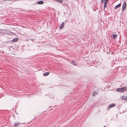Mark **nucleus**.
<instances>
[{"mask_svg":"<svg viewBox=\"0 0 127 127\" xmlns=\"http://www.w3.org/2000/svg\"><path fill=\"white\" fill-rule=\"evenodd\" d=\"M71 63L73 65H76V64L75 63V62L74 61H72L71 62Z\"/></svg>","mask_w":127,"mask_h":127,"instance_id":"nucleus-14","label":"nucleus"},{"mask_svg":"<svg viewBox=\"0 0 127 127\" xmlns=\"http://www.w3.org/2000/svg\"><path fill=\"white\" fill-rule=\"evenodd\" d=\"M37 3L39 4H42L44 3V2L43 1L40 0L37 2Z\"/></svg>","mask_w":127,"mask_h":127,"instance_id":"nucleus-9","label":"nucleus"},{"mask_svg":"<svg viewBox=\"0 0 127 127\" xmlns=\"http://www.w3.org/2000/svg\"><path fill=\"white\" fill-rule=\"evenodd\" d=\"M55 0L56 1L60 3H62L63 2L62 0Z\"/></svg>","mask_w":127,"mask_h":127,"instance_id":"nucleus-13","label":"nucleus"},{"mask_svg":"<svg viewBox=\"0 0 127 127\" xmlns=\"http://www.w3.org/2000/svg\"><path fill=\"white\" fill-rule=\"evenodd\" d=\"M97 94V93L96 91H94L93 93V96H95V95Z\"/></svg>","mask_w":127,"mask_h":127,"instance_id":"nucleus-12","label":"nucleus"},{"mask_svg":"<svg viewBox=\"0 0 127 127\" xmlns=\"http://www.w3.org/2000/svg\"><path fill=\"white\" fill-rule=\"evenodd\" d=\"M127 89V88L126 87H123L120 88H117L116 89L117 92H122L125 91Z\"/></svg>","mask_w":127,"mask_h":127,"instance_id":"nucleus-1","label":"nucleus"},{"mask_svg":"<svg viewBox=\"0 0 127 127\" xmlns=\"http://www.w3.org/2000/svg\"><path fill=\"white\" fill-rule=\"evenodd\" d=\"M50 73V72H46L43 73V75L44 76H47Z\"/></svg>","mask_w":127,"mask_h":127,"instance_id":"nucleus-10","label":"nucleus"},{"mask_svg":"<svg viewBox=\"0 0 127 127\" xmlns=\"http://www.w3.org/2000/svg\"><path fill=\"white\" fill-rule=\"evenodd\" d=\"M121 3H120L119 4H118V5H116L115 7L114 8L115 9H117L119 8L121 6Z\"/></svg>","mask_w":127,"mask_h":127,"instance_id":"nucleus-7","label":"nucleus"},{"mask_svg":"<svg viewBox=\"0 0 127 127\" xmlns=\"http://www.w3.org/2000/svg\"><path fill=\"white\" fill-rule=\"evenodd\" d=\"M126 100H127V97H126Z\"/></svg>","mask_w":127,"mask_h":127,"instance_id":"nucleus-17","label":"nucleus"},{"mask_svg":"<svg viewBox=\"0 0 127 127\" xmlns=\"http://www.w3.org/2000/svg\"><path fill=\"white\" fill-rule=\"evenodd\" d=\"M18 40V39L17 37H15V39H13V40L12 41L13 42L17 41Z\"/></svg>","mask_w":127,"mask_h":127,"instance_id":"nucleus-11","label":"nucleus"},{"mask_svg":"<svg viewBox=\"0 0 127 127\" xmlns=\"http://www.w3.org/2000/svg\"><path fill=\"white\" fill-rule=\"evenodd\" d=\"M103 127H106L105 126H104Z\"/></svg>","mask_w":127,"mask_h":127,"instance_id":"nucleus-18","label":"nucleus"},{"mask_svg":"<svg viewBox=\"0 0 127 127\" xmlns=\"http://www.w3.org/2000/svg\"><path fill=\"white\" fill-rule=\"evenodd\" d=\"M21 125V123L20 122H17V123H15L14 125V126L15 127H18L19 126H20Z\"/></svg>","mask_w":127,"mask_h":127,"instance_id":"nucleus-6","label":"nucleus"},{"mask_svg":"<svg viewBox=\"0 0 127 127\" xmlns=\"http://www.w3.org/2000/svg\"><path fill=\"white\" fill-rule=\"evenodd\" d=\"M105 0H101V3H103L104 2Z\"/></svg>","mask_w":127,"mask_h":127,"instance_id":"nucleus-16","label":"nucleus"},{"mask_svg":"<svg viewBox=\"0 0 127 127\" xmlns=\"http://www.w3.org/2000/svg\"><path fill=\"white\" fill-rule=\"evenodd\" d=\"M126 97L123 96L122 97H121V99L123 100H126Z\"/></svg>","mask_w":127,"mask_h":127,"instance_id":"nucleus-15","label":"nucleus"},{"mask_svg":"<svg viewBox=\"0 0 127 127\" xmlns=\"http://www.w3.org/2000/svg\"><path fill=\"white\" fill-rule=\"evenodd\" d=\"M115 106V104L114 103H112L109 105V106L108 107V109H110L111 108Z\"/></svg>","mask_w":127,"mask_h":127,"instance_id":"nucleus-4","label":"nucleus"},{"mask_svg":"<svg viewBox=\"0 0 127 127\" xmlns=\"http://www.w3.org/2000/svg\"><path fill=\"white\" fill-rule=\"evenodd\" d=\"M118 36L117 35V34H115L114 35H111V37L112 38L115 39Z\"/></svg>","mask_w":127,"mask_h":127,"instance_id":"nucleus-5","label":"nucleus"},{"mask_svg":"<svg viewBox=\"0 0 127 127\" xmlns=\"http://www.w3.org/2000/svg\"><path fill=\"white\" fill-rule=\"evenodd\" d=\"M126 3L125 1H124V2L122 6V10L123 11H124L126 7Z\"/></svg>","mask_w":127,"mask_h":127,"instance_id":"nucleus-2","label":"nucleus"},{"mask_svg":"<svg viewBox=\"0 0 127 127\" xmlns=\"http://www.w3.org/2000/svg\"><path fill=\"white\" fill-rule=\"evenodd\" d=\"M108 1L105 0V2L104 3V9L106 7V5L107 4V3L108 2Z\"/></svg>","mask_w":127,"mask_h":127,"instance_id":"nucleus-8","label":"nucleus"},{"mask_svg":"<svg viewBox=\"0 0 127 127\" xmlns=\"http://www.w3.org/2000/svg\"><path fill=\"white\" fill-rule=\"evenodd\" d=\"M64 22H62L60 26L59 27V28L60 29H62L64 27Z\"/></svg>","mask_w":127,"mask_h":127,"instance_id":"nucleus-3","label":"nucleus"}]
</instances>
